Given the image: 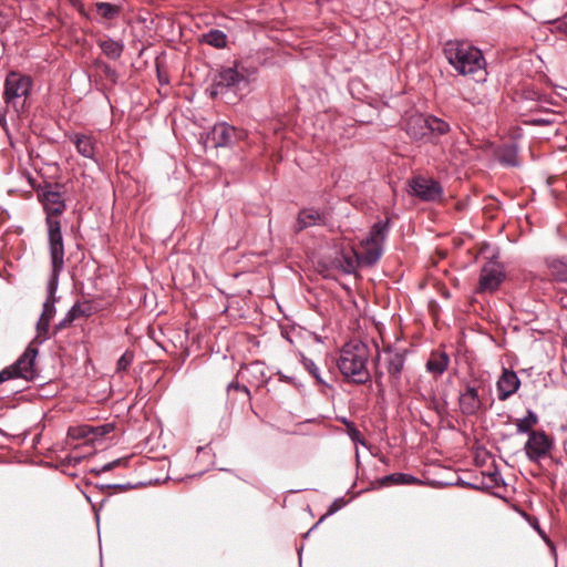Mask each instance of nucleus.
Here are the masks:
<instances>
[{
    "mask_svg": "<svg viewBox=\"0 0 567 567\" xmlns=\"http://www.w3.org/2000/svg\"><path fill=\"white\" fill-rule=\"evenodd\" d=\"M38 352V348L33 343H29L24 352L13 364L0 371V383L18 378L25 381L33 380L37 377L35 359Z\"/></svg>",
    "mask_w": 567,
    "mask_h": 567,
    "instance_id": "nucleus-7",
    "label": "nucleus"
},
{
    "mask_svg": "<svg viewBox=\"0 0 567 567\" xmlns=\"http://www.w3.org/2000/svg\"><path fill=\"white\" fill-rule=\"evenodd\" d=\"M495 162L505 167H516L519 165L518 148L515 144L501 145L493 150Z\"/></svg>",
    "mask_w": 567,
    "mask_h": 567,
    "instance_id": "nucleus-18",
    "label": "nucleus"
},
{
    "mask_svg": "<svg viewBox=\"0 0 567 567\" xmlns=\"http://www.w3.org/2000/svg\"><path fill=\"white\" fill-rule=\"evenodd\" d=\"M409 192L422 200L440 199L443 187L436 179H410Z\"/></svg>",
    "mask_w": 567,
    "mask_h": 567,
    "instance_id": "nucleus-13",
    "label": "nucleus"
},
{
    "mask_svg": "<svg viewBox=\"0 0 567 567\" xmlns=\"http://www.w3.org/2000/svg\"><path fill=\"white\" fill-rule=\"evenodd\" d=\"M241 82H246V78L236 68L223 69L214 79L210 94L213 96L223 94L226 90L236 87Z\"/></svg>",
    "mask_w": 567,
    "mask_h": 567,
    "instance_id": "nucleus-12",
    "label": "nucleus"
},
{
    "mask_svg": "<svg viewBox=\"0 0 567 567\" xmlns=\"http://www.w3.org/2000/svg\"><path fill=\"white\" fill-rule=\"evenodd\" d=\"M427 115L413 114L409 116L405 124L406 134L413 140H423L429 137Z\"/></svg>",
    "mask_w": 567,
    "mask_h": 567,
    "instance_id": "nucleus-17",
    "label": "nucleus"
},
{
    "mask_svg": "<svg viewBox=\"0 0 567 567\" xmlns=\"http://www.w3.org/2000/svg\"><path fill=\"white\" fill-rule=\"evenodd\" d=\"M70 140L75 145L76 151L86 158H93L95 155V140L92 135L75 133Z\"/></svg>",
    "mask_w": 567,
    "mask_h": 567,
    "instance_id": "nucleus-19",
    "label": "nucleus"
},
{
    "mask_svg": "<svg viewBox=\"0 0 567 567\" xmlns=\"http://www.w3.org/2000/svg\"><path fill=\"white\" fill-rule=\"evenodd\" d=\"M427 124H429V137L430 136H441L446 134L450 131V125L445 121L433 116L427 115Z\"/></svg>",
    "mask_w": 567,
    "mask_h": 567,
    "instance_id": "nucleus-26",
    "label": "nucleus"
},
{
    "mask_svg": "<svg viewBox=\"0 0 567 567\" xmlns=\"http://www.w3.org/2000/svg\"><path fill=\"white\" fill-rule=\"evenodd\" d=\"M370 350L361 341L354 340L343 344L337 359L340 373L349 381L365 384L371 380L368 369Z\"/></svg>",
    "mask_w": 567,
    "mask_h": 567,
    "instance_id": "nucleus-2",
    "label": "nucleus"
},
{
    "mask_svg": "<svg viewBox=\"0 0 567 567\" xmlns=\"http://www.w3.org/2000/svg\"><path fill=\"white\" fill-rule=\"evenodd\" d=\"M390 230V218L379 220L371 227L369 236L361 241L362 250L357 254L364 266H373L383 254V245Z\"/></svg>",
    "mask_w": 567,
    "mask_h": 567,
    "instance_id": "nucleus-6",
    "label": "nucleus"
},
{
    "mask_svg": "<svg viewBox=\"0 0 567 567\" xmlns=\"http://www.w3.org/2000/svg\"><path fill=\"white\" fill-rule=\"evenodd\" d=\"M347 264H348V265H347L346 271H347V272H351V271H353V270H354V265H353V262H352L351 260H348V261H347Z\"/></svg>",
    "mask_w": 567,
    "mask_h": 567,
    "instance_id": "nucleus-41",
    "label": "nucleus"
},
{
    "mask_svg": "<svg viewBox=\"0 0 567 567\" xmlns=\"http://www.w3.org/2000/svg\"><path fill=\"white\" fill-rule=\"evenodd\" d=\"M460 412L464 416H473L483 408V400L478 393V388L466 382L458 394Z\"/></svg>",
    "mask_w": 567,
    "mask_h": 567,
    "instance_id": "nucleus-11",
    "label": "nucleus"
},
{
    "mask_svg": "<svg viewBox=\"0 0 567 567\" xmlns=\"http://www.w3.org/2000/svg\"><path fill=\"white\" fill-rule=\"evenodd\" d=\"M121 463V460H115V461H112L110 463H106L102 466V472H107V471H111L113 470L115 466H117L118 464Z\"/></svg>",
    "mask_w": 567,
    "mask_h": 567,
    "instance_id": "nucleus-39",
    "label": "nucleus"
},
{
    "mask_svg": "<svg viewBox=\"0 0 567 567\" xmlns=\"http://www.w3.org/2000/svg\"><path fill=\"white\" fill-rule=\"evenodd\" d=\"M538 422L539 417L536 412L528 409L525 416L515 421L516 432L518 434H527L529 436L532 432H537V430H534V426H536Z\"/></svg>",
    "mask_w": 567,
    "mask_h": 567,
    "instance_id": "nucleus-22",
    "label": "nucleus"
},
{
    "mask_svg": "<svg viewBox=\"0 0 567 567\" xmlns=\"http://www.w3.org/2000/svg\"><path fill=\"white\" fill-rule=\"evenodd\" d=\"M230 390L241 391L246 394L248 399L250 398V391L246 384H240L239 382H230L227 385V391Z\"/></svg>",
    "mask_w": 567,
    "mask_h": 567,
    "instance_id": "nucleus-36",
    "label": "nucleus"
},
{
    "mask_svg": "<svg viewBox=\"0 0 567 567\" xmlns=\"http://www.w3.org/2000/svg\"><path fill=\"white\" fill-rule=\"evenodd\" d=\"M553 449L554 439L544 430L532 432L524 445L525 455L532 463H539Z\"/></svg>",
    "mask_w": 567,
    "mask_h": 567,
    "instance_id": "nucleus-9",
    "label": "nucleus"
},
{
    "mask_svg": "<svg viewBox=\"0 0 567 567\" xmlns=\"http://www.w3.org/2000/svg\"><path fill=\"white\" fill-rule=\"evenodd\" d=\"M99 47L101 48L102 52L112 60H117L121 58L123 50H124V43L121 40H113L112 38H105L101 39L99 41Z\"/></svg>",
    "mask_w": 567,
    "mask_h": 567,
    "instance_id": "nucleus-23",
    "label": "nucleus"
},
{
    "mask_svg": "<svg viewBox=\"0 0 567 567\" xmlns=\"http://www.w3.org/2000/svg\"><path fill=\"white\" fill-rule=\"evenodd\" d=\"M133 353L130 351L124 352L116 363L117 371H126L133 362Z\"/></svg>",
    "mask_w": 567,
    "mask_h": 567,
    "instance_id": "nucleus-34",
    "label": "nucleus"
},
{
    "mask_svg": "<svg viewBox=\"0 0 567 567\" xmlns=\"http://www.w3.org/2000/svg\"><path fill=\"white\" fill-rule=\"evenodd\" d=\"M378 483L380 486L389 485H417L422 484V481L411 474L405 473H392L381 477Z\"/></svg>",
    "mask_w": 567,
    "mask_h": 567,
    "instance_id": "nucleus-21",
    "label": "nucleus"
},
{
    "mask_svg": "<svg viewBox=\"0 0 567 567\" xmlns=\"http://www.w3.org/2000/svg\"><path fill=\"white\" fill-rule=\"evenodd\" d=\"M505 278L502 267L497 264L485 265L480 275L478 292H494Z\"/></svg>",
    "mask_w": 567,
    "mask_h": 567,
    "instance_id": "nucleus-14",
    "label": "nucleus"
},
{
    "mask_svg": "<svg viewBox=\"0 0 567 567\" xmlns=\"http://www.w3.org/2000/svg\"><path fill=\"white\" fill-rule=\"evenodd\" d=\"M237 378L256 388H260L268 382L266 367L260 361L251 362L241 368L237 373Z\"/></svg>",
    "mask_w": 567,
    "mask_h": 567,
    "instance_id": "nucleus-15",
    "label": "nucleus"
},
{
    "mask_svg": "<svg viewBox=\"0 0 567 567\" xmlns=\"http://www.w3.org/2000/svg\"><path fill=\"white\" fill-rule=\"evenodd\" d=\"M450 363V357L443 351H434L426 361V371L434 377L442 375Z\"/></svg>",
    "mask_w": 567,
    "mask_h": 567,
    "instance_id": "nucleus-20",
    "label": "nucleus"
},
{
    "mask_svg": "<svg viewBox=\"0 0 567 567\" xmlns=\"http://www.w3.org/2000/svg\"><path fill=\"white\" fill-rule=\"evenodd\" d=\"M50 228L51 274L47 285V299L43 302L40 317L51 320L56 312L55 302L58 301L59 277L64 268V246L63 237L59 233V226L53 223L52 226L50 225Z\"/></svg>",
    "mask_w": 567,
    "mask_h": 567,
    "instance_id": "nucleus-3",
    "label": "nucleus"
},
{
    "mask_svg": "<svg viewBox=\"0 0 567 567\" xmlns=\"http://www.w3.org/2000/svg\"><path fill=\"white\" fill-rule=\"evenodd\" d=\"M30 184L38 189V197L43 205L47 213V226H48V240L50 241V225L55 223L59 226V233H61V223L55 217L61 215L65 210L64 200V185L58 182H49L48 179H29Z\"/></svg>",
    "mask_w": 567,
    "mask_h": 567,
    "instance_id": "nucleus-4",
    "label": "nucleus"
},
{
    "mask_svg": "<svg viewBox=\"0 0 567 567\" xmlns=\"http://www.w3.org/2000/svg\"><path fill=\"white\" fill-rule=\"evenodd\" d=\"M75 318H89L97 311L96 306L91 300H84L82 302H76L70 308Z\"/></svg>",
    "mask_w": 567,
    "mask_h": 567,
    "instance_id": "nucleus-27",
    "label": "nucleus"
},
{
    "mask_svg": "<svg viewBox=\"0 0 567 567\" xmlns=\"http://www.w3.org/2000/svg\"><path fill=\"white\" fill-rule=\"evenodd\" d=\"M74 320H76V318H75V316H74L73 311L70 309V310L65 313V316L63 317V319H61V320L59 321V323H56V324L54 326V331H55V332H58V331H60V330H63V329L68 328L69 326H71V323H72Z\"/></svg>",
    "mask_w": 567,
    "mask_h": 567,
    "instance_id": "nucleus-35",
    "label": "nucleus"
},
{
    "mask_svg": "<svg viewBox=\"0 0 567 567\" xmlns=\"http://www.w3.org/2000/svg\"><path fill=\"white\" fill-rule=\"evenodd\" d=\"M32 79L20 72L11 71L4 80L3 100L8 107L18 114L25 110L32 90Z\"/></svg>",
    "mask_w": 567,
    "mask_h": 567,
    "instance_id": "nucleus-5",
    "label": "nucleus"
},
{
    "mask_svg": "<svg viewBox=\"0 0 567 567\" xmlns=\"http://www.w3.org/2000/svg\"><path fill=\"white\" fill-rule=\"evenodd\" d=\"M91 433V429L86 425L72 426L69 429L68 434L72 439H84Z\"/></svg>",
    "mask_w": 567,
    "mask_h": 567,
    "instance_id": "nucleus-33",
    "label": "nucleus"
},
{
    "mask_svg": "<svg viewBox=\"0 0 567 567\" xmlns=\"http://www.w3.org/2000/svg\"><path fill=\"white\" fill-rule=\"evenodd\" d=\"M384 373L385 372L382 369L377 367L375 372H374V378H375V383L379 386L380 391L383 390L382 379L384 377Z\"/></svg>",
    "mask_w": 567,
    "mask_h": 567,
    "instance_id": "nucleus-38",
    "label": "nucleus"
},
{
    "mask_svg": "<svg viewBox=\"0 0 567 567\" xmlns=\"http://www.w3.org/2000/svg\"><path fill=\"white\" fill-rule=\"evenodd\" d=\"M344 505H346V501H344V498H343V497H339V498L334 499V501L330 504V506H329V508H328L327 513H326V514H324V515L319 519V522H318L317 524H315V526L312 527V529H313V528H316V527H317V526H318V525H319V524H320V523H321V522H322L327 516L333 515L334 513H337L338 511H340Z\"/></svg>",
    "mask_w": 567,
    "mask_h": 567,
    "instance_id": "nucleus-32",
    "label": "nucleus"
},
{
    "mask_svg": "<svg viewBox=\"0 0 567 567\" xmlns=\"http://www.w3.org/2000/svg\"><path fill=\"white\" fill-rule=\"evenodd\" d=\"M484 480L481 484H468V486L476 489H485V488H494L504 486L505 482L498 471H494L484 476Z\"/></svg>",
    "mask_w": 567,
    "mask_h": 567,
    "instance_id": "nucleus-25",
    "label": "nucleus"
},
{
    "mask_svg": "<svg viewBox=\"0 0 567 567\" xmlns=\"http://www.w3.org/2000/svg\"><path fill=\"white\" fill-rule=\"evenodd\" d=\"M443 53L450 65L463 76H473L477 82L485 81V59L482 51L465 41L449 40Z\"/></svg>",
    "mask_w": 567,
    "mask_h": 567,
    "instance_id": "nucleus-1",
    "label": "nucleus"
},
{
    "mask_svg": "<svg viewBox=\"0 0 567 567\" xmlns=\"http://www.w3.org/2000/svg\"><path fill=\"white\" fill-rule=\"evenodd\" d=\"M321 220L320 214L315 209H302L297 219V231L317 225Z\"/></svg>",
    "mask_w": 567,
    "mask_h": 567,
    "instance_id": "nucleus-24",
    "label": "nucleus"
},
{
    "mask_svg": "<svg viewBox=\"0 0 567 567\" xmlns=\"http://www.w3.org/2000/svg\"><path fill=\"white\" fill-rule=\"evenodd\" d=\"M95 8L96 11L106 20L115 19L121 12L120 7L110 2H96Z\"/></svg>",
    "mask_w": 567,
    "mask_h": 567,
    "instance_id": "nucleus-30",
    "label": "nucleus"
},
{
    "mask_svg": "<svg viewBox=\"0 0 567 567\" xmlns=\"http://www.w3.org/2000/svg\"><path fill=\"white\" fill-rule=\"evenodd\" d=\"M405 361L406 352L391 347L383 348L378 354V362L384 368L388 373L389 383L396 392H399L401 386Z\"/></svg>",
    "mask_w": 567,
    "mask_h": 567,
    "instance_id": "nucleus-8",
    "label": "nucleus"
},
{
    "mask_svg": "<svg viewBox=\"0 0 567 567\" xmlns=\"http://www.w3.org/2000/svg\"><path fill=\"white\" fill-rule=\"evenodd\" d=\"M546 181H547V185H548V186H550V185H551V181H553V179L547 178Z\"/></svg>",
    "mask_w": 567,
    "mask_h": 567,
    "instance_id": "nucleus-42",
    "label": "nucleus"
},
{
    "mask_svg": "<svg viewBox=\"0 0 567 567\" xmlns=\"http://www.w3.org/2000/svg\"><path fill=\"white\" fill-rule=\"evenodd\" d=\"M50 321L51 320L47 318H39L37 322V334L30 343H33L38 348V346L48 340Z\"/></svg>",
    "mask_w": 567,
    "mask_h": 567,
    "instance_id": "nucleus-29",
    "label": "nucleus"
},
{
    "mask_svg": "<svg viewBox=\"0 0 567 567\" xmlns=\"http://www.w3.org/2000/svg\"><path fill=\"white\" fill-rule=\"evenodd\" d=\"M240 135L241 132L237 131L236 127L225 122L217 123L206 134L205 145L212 148L230 146Z\"/></svg>",
    "mask_w": 567,
    "mask_h": 567,
    "instance_id": "nucleus-10",
    "label": "nucleus"
},
{
    "mask_svg": "<svg viewBox=\"0 0 567 567\" xmlns=\"http://www.w3.org/2000/svg\"><path fill=\"white\" fill-rule=\"evenodd\" d=\"M557 277L561 281H567V262H561L557 269Z\"/></svg>",
    "mask_w": 567,
    "mask_h": 567,
    "instance_id": "nucleus-37",
    "label": "nucleus"
},
{
    "mask_svg": "<svg viewBox=\"0 0 567 567\" xmlns=\"http://www.w3.org/2000/svg\"><path fill=\"white\" fill-rule=\"evenodd\" d=\"M103 72L110 79H113L116 74L115 70L112 69L109 64H103Z\"/></svg>",
    "mask_w": 567,
    "mask_h": 567,
    "instance_id": "nucleus-40",
    "label": "nucleus"
},
{
    "mask_svg": "<svg viewBox=\"0 0 567 567\" xmlns=\"http://www.w3.org/2000/svg\"><path fill=\"white\" fill-rule=\"evenodd\" d=\"M519 385L520 380L516 372L509 369H504L496 382L498 400H507L509 396L517 392Z\"/></svg>",
    "mask_w": 567,
    "mask_h": 567,
    "instance_id": "nucleus-16",
    "label": "nucleus"
},
{
    "mask_svg": "<svg viewBox=\"0 0 567 567\" xmlns=\"http://www.w3.org/2000/svg\"><path fill=\"white\" fill-rule=\"evenodd\" d=\"M203 41L214 48L221 49L226 47L227 37L223 31L215 29L203 34Z\"/></svg>",
    "mask_w": 567,
    "mask_h": 567,
    "instance_id": "nucleus-28",
    "label": "nucleus"
},
{
    "mask_svg": "<svg viewBox=\"0 0 567 567\" xmlns=\"http://www.w3.org/2000/svg\"><path fill=\"white\" fill-rule=\"evenodd\" d=\"M301 362L305 369L317 380L318 383L326 384V382L321 379L319 368L313 362V360L302 355Z\"/></svg>",
    "mask_w": 567,
    "mask_h": 567,
    "instance_id": "nucleus-31",
    "label": "nucleus"
}]
</instances>
